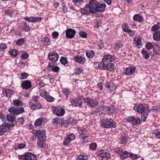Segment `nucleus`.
Masks as SVG:
<instances>
[{"label":"nucleus","mask_w":160,"mask_h":160,"mask_svg":"<svg viewBox=\"0 0 160 160\" xmlns=\"http://www.w3.org/2000/svg\"><path fill=\"white\" fill-rule=\"evenodd\" d=\"M101 125L103 127L106 128H115L116 127V123L111 118L103 119L101 122Z\"/></svg>","instance_id":"obj_3"},{"label":"nucleus","mask_w":160,"mask_h":160,"mask_svg":"<svg viewBox=\"0 0 160 160\" xmlns=\"http://www.w3.org/2000/svg\"><path fill=\"white\" fill-rule=\"evenodd\" d=\"M0 118L2 121H4L6 118L5 116L1 112H0Z\"/></svg>","instance_id":"obj_61"},{"label":"nucleus","mask_w":160,"mask_h":160,"mask_svg":"<svg viewBox=\"0 0 160 160\" xmlns=\"http://www.w3.org/2000/svg\"><path fill=\"white\" fill-rule=\"evenodd\" d=\"M16 109V108L14 107H11L9 108L8 110V111L10 113L15 114Z\"/></svg>","instance_id":"obj_53"},{"label":"nucleus","mask_w":160,"mask_h":160,"mask_svg":"<svg viewBox=\"0 0 160 160\" xmlns=\"http://www.w3.org/2000/svg\"><path fill=\"white\" fill-rule=\"evenodd\" d=\"M89 147L91 150H95L96 149L97 144L95 143H92L90 145Z\"/></svg>","instance_id":"obj_45"},{"label":"nucleus","mask_w":160,"mask_h":160,"mask_svg":"<svg viewBox=\"0 0 160 160\" xmlns=\"http://www.w3.org/2000/svg\"><path fill=\"white\" fill-rule=\"evenodd\" d=\"M81 141L83 143H85L88 141V136H82L80 138Z\"/></svg>","instance_id":"obj_50"},{"label":"nucleus","mask_w":160,"mask_h":160,"mask_svg":"<svg viewBox=\"0 0 160 160\" xmlns=\"http://www.w3.org/2000/svg\"><path fill=\"white\" fill-rule=\"evenodd\" d=\"M46 138H38L37 144L38 146L42 148H44L45 145L44 144V140Z\"/></svg>","instance_id":"obj_29"},{"label":"nucleus","mask_w":160,"mask_h":160,"mask_svg":"<svg viewBox=\"0 0 160 160\" xmlns=\"http://www.w3.org/2000/svg\"><path fill=\"white\" fill-rule=\"evenodd\" d=\"M48 58L51 61L55 63L58 59L59 55L56 52H51L48 54Z\"/></svg>","instance_id":"obj_7"},{"label":"nucleus","mask_w":160,"mask_h":160,"mask_svg":"<svg viewBox=\"0 0 160 160\" xmlns=\"http://www.w3.org/2000/svg\"><path fill=\"white\" fill-rule=\"evenodd\" d=\"M74 58L76 62L81 64L83 63L86 61L84 58L79 55H77Z\"/></svg>","instance_id":"obj_24"},{"label":"nucleus","mask_w":160,"mask_h":160,"mask_svg":"<svg viewBox=\"0 0 160 160\" xmlns=\"http://www.w3.org/2000/svg\"><path fill=\"white\" fill-rule=\"evenodd\" d=\"M103 112L102 111V106H99L97 107L94 110L91 112V114L92 115L95 114V115H100L102 114Z\"/></svg>","instance_id":"obj_19"},{"label":"nucleus","mask_w":160,"mask_h":160,"mask_svg":"<svg viewBox=\"0 0 160 160\" xmlns=\"http://www.w3.org/2000/svg\"><path fill=\"white\" fill-rule=\"evenodd\" d=\"M7 46L5 43H1L0 45V51L6 48Z\"/></svg>","instance_id":"obj_54"},{"label":"nucleus","mask_w":160,"mask_h":160,"mask_svg":"<svg viewBox=\"0 0 160 160\" xmlns=\"http://www.w3.org/2000/svg\"><path fill=\"white\" fill-rule=\"evenodd\" d=\"M85 102L91 108H94L98 105V102L97 100L91 98H85Z\"/></svg>","instance_id":"obj_5"},{"label":"nucleus","mask_w":160,"mask_h":160,"mask_svg":"<svg viewBox=\"0 0 160 160\" xmlns=\"http://www.w3.org/2000/svg\"><path fill=\"white\" fill-rule=\"evenodd\" d=\"M78 133L82 135H86L87 132V130L83 128H78Z\"/></svg>","instance_id":"obj_32"},{"label":"nucleus","mask_w":160,"mask_h":160,"mask_svg":"<svg viewBox=\"0 0 160 160\" xmlns=\"http://www.w3.org/2000/svg\"><path fill=\"white\" fill-rule=\"evenodd\" d=\"M5 13L7 15L9 16H12L14 14V12H10L9 10H5Z\"/></svg>","instance_id":"obj_59"},{"label":"nucleus","mask_w":160,"mask_h":160,"mask_svg":"<svg viewBox=\"0 0 160 160\" xmlns=\"http://www.w3.org/2000/svg\"><path fill=\"white\" fill-rule=\"evenodd\" d=\"M22 28L25 32H28L30 29L29 26L27 25L26 22H24L23 23Z\"/></svg>","instance_id":"obj_37"},{"label":"nucleus","mask_w":160,"mask_h":160,"mask_svg":"<svg viewBox=\"0 0 160 160\" xmlns=\"http://www.w3.org/2000/svg\"><path fill=\"white\" fill-rule=\"evenodd\" d=\"M10 54L14 57H16L17 55L16 50L14 49L12 50L10 52Z\"/></svg>","instance_id":"obj_51"},{"label":"nucleus","mask_w":160,"mask_h":160,"mask_svg":"<svg viewBox=\"0 0 160 160\" xmlns=\"http://www.w3.org/2000/svg\"><path fill=\"white\" fill-rule=\"evenodd\" d=\"M13 105L15 106H21L22 105V102L19 100L16 99L13 100Z\"/></svg>","instance_id":"obj_33"},{"label":"nucleus","mask_w":160,"mask_h":160,"mask_svg":"<svg viewBox=\"0 0 160 160\" xmlns=\"http://www.w3.org/2000/svg\"><path fill=\"white\" fill-rule=\"evenodd\" d=\"M129 157L132 159H135L139 158V156L137 154H134L130 153Z\"/></svg>","instance_id":"obj_48"},{"label":"nucleus","mask_w":160,"mask_h":160,"mask_svg":"<svg viewBox=\"0 0 160 160\" xmlns=\"http://www.w3.org/2000/svg\"><path fill=\"white\" fill-rule=\"evenodd\" d=\"M26 147V145L24 144H20L17 146L18 148L20 149L24 148Z\"/></svg>","instance_id":"obj_64"},{"label":"nucleus","mask_w":160,"mask_h":160,"mask_svg":"<svg viewBox=\"0 0 160 160\" xmlns=\"http://www.w3.org/2000/svg\"><path fill=\"white\" fill-rule=\"evenodd\" d=\"M127 120L129 122H132L133 125L140 123V120L137 117L132 116L128 118Z\"/></svg>","instance_id":"obj_13"},{"label":"nucleus","mask_w":160,"mask_h":160,"mask_svg":"<svg viewBox=\"0 0 160 160\" xmlns=\"http://www.w3.org/2000/svg\"><path fill=\"white\" fill-rule=\"evenodd\" d=\"M153 38L155 41H159L160 40V30L153 33Z\"/></svg>","instance_id":"obj_27"},{"label":"nucleus","mask_w":160,"mask_h":160,"mask_svg":"<svg viewBox=\"0 0 160 160\" xmlns=\"http://www.w3.org/2000/svg\"><path fill=\"white\" fill-rule=\"evenodd\" d=\"M52 35L54 39L57 38L59 35V33L55 31L52 33Z\"/></svg>","instance_id":"obj_56"},{"label":"nucleus","mask_w":160,"mask_h":160,"mask_svg":"<svg viewBox=\"0 0 160 160\" xmlns=\"http://www.w3.org/2000/svg\"><path fill=\"white\" fill-rule=\"evenodd\" d=\"M133 19L135 21H138L139 22H141L143 21V18L142 16L138 14H137L133 16Z\"/></svg>","instance_id":"obj_30"},{"label":"nucleus","mask_w":160,"mask_h":160,"mask_svg":"<svg viewBox=\"0 0 160 160\" xmlns=\"http://www.w3.org/2000/svg\"><path fill=\"white\" fill-rule=\"evenodd\" d=\"M99 154L100 155V156L101 157H103L104 156H106V155H107L108 154H109L108 152V150H100L99 152Z\"/></svg>","instance_id":"obj_34"},{"label":"nucleus","mask_w":160,"mask_h":160,"mask_svg":"<svg viewBox=\"0 0 160 160\" xmlns=\"http://www.w3.org/2000/svg\"><path fill=\"white\" fill-rule=\"evenodd\" d=\"M160 28V27L158 24L153 25L151 28V30L153 32H156Z\"/></svg>","instance_id":"obj_41"},{"label":"nucleus","mask_w":160,"mask_h":160,"mask_svg":"<svg viewBox=\"0 0 160 160\" xmlns=\"http://www.w3.org/2000/svg\"><path fill=\"white\" fill-rule=\"evenodd\" d=\"M72 105L74 107H80L82 104V102L81 99L77 98L73 101H71Z\"/></svg>","instance_id":"obj_22"},{"label":"nucleus","mask_w":160,"mask_h":160,"mask_svg":"<svg viewBox=\"0 0 160 160\" xmlns=\"http://www.w3.org/2000/svg\"><path fill=\"white\" fill-rule=\"evenodd\" d=\"M22 86L23 88L28 89L31 88V83L30 81H24L22 82Z\"/></svg>","instance_id":"obj_23"},{"label":"nucleus","mask_w":160,"mask_h":160,"mask_svg":"<svg viewBox=\"0 0 160 160\" xmlns=\"http://www.w3.org/2000/svg\"><path fill=\"white\" fill-rule=\"evenodd\" d=\"M24 41V39L21 38L17 40L16 42V44L17 45H21L23 43Z\"/></svg>","instance_id":"obj_46"},{"label":"nucleus","mask_w":160,"mask_h":160,"mask_svg":"<svg viewBox=\"0 0 160 160\" xmlns=\"http://www.w3.org/2000/svg\"><path fill=\"white\" fill-rule=\"evenodd\" d=\"M19 156H20V158L25 160H37V157L36 156L29 152H27L24 154Z\"/></svg>","instance_id":"obj_4"},{"label":"nucleus","mask_w":160,"mask_h":160,"mask_svg":"<svg viewBox=\"0 0 160 160\" xmlns=\"http://www.w3.org/2000/svg\"><path fill=\"white\" fill-rule=\"evenodd\" d=\"M39 96H35L32 97L31 101L29 102V104L32 109H37L42 107L41 104L38 101Z\"/></svg>","instance_id":"obj_2"},{"label":"nucleus","mask_w":160,"mask_h":160,"mask_svg":"<svg viewBox=\"0 0 160 160\" xmlns=\"http://www.w3.org/2000/svg\"><path fill=\"white\" fill-rule=\"evenodd\" d=\"M102 157V160H108V159L110 158V156L109 154H108L107 155H106V156H104L103 157Z\"/></svg>","instance_id":"obj_63"},{"label":"nucleus","mask_w":160,"mask_h":160,"mask_svg":"<svg viewBox=\"0 0 160 160\" xmlns=\"http://www.w3.org/2000/svg\"><path fill=\"white\" fill-rule=\"evenodd\" d=\"M86 55L89 58H92L94 55V52L92 50L88 51L86 52Z\"/></svg>","instance_id":"obj_38"},{"label":"nucleus","mask_w":160,"mask_h":160,"mask_svg":"<svg viewBox=\"0 0 160 160\" xmlns=\"http://www.w3.org/2000/svg\"><path fill=\"white\" fill-rule=\"evenodd\" d=\"M28 74L26 72H24L21 75V77L20 78L21 79H24L26 78L28 76Z\"/></svg>","instance_id":"obj_55"},{"label":"nucleus","mask_w":160,"mask_h":160,"mask_svg":"<svg viewBox=\"0 0 160 160\" xmlns=\"http://www.w3.org/2000/svg\"><path fill=\"white\" fill-rule=\"evenodd\" d=\"M63 93L66 96H68L71 93V91L68 89H64L63 91Z\"/></svg>","instance_id":"obj_60"},{"label":"nucleus","mask_w":160,"mask_h":160,"mask_svg":"<svg viewBox=\"0 0 160 160\" xmlns=\"http://www.w3.org/2000/svg\"><path fill=\"white\" fill-rule=\"evenodd\" d=\"M33 132L35 136L38 137V138H46L45 135L46 132L44 130H34Z\"/></svg>","instance_id":"obj_8"},{"label":"nucleus","mask_w":160,"mask_h":160,"mask_svg":"<svg viewBox=\"0 0 160 160\" xmlns=\"http://www.w3.org/2000/svg\"><path fill=\"white\" fill-rule=\"evenodd\" d=\"M146 106V107L148 108V107L145 104H136L134 107V109L135 111L139 113H141L144 110H145Z\"/></svg>","instance_id":"obj_9"},{"label":"nucleus","mask_w":160,"mask_h":160,"mask_svg":"<svg viewBox=\"0 0 160 160\" xmlns=\"http://www.w3.org/2000/svg\"><path fill=\"white\" fill-rule=\"evenodd\" d=\"M15 119V117L13 115L9 114L7 116V120L11 122H13Z\"/></svg>","instance_id":"obj_40"},{"label":"nucleus","mask_w":160,"mask_h":160,"mask_svg":"<svg viewBox=\"0 0 160 160\" xmlns=\"http://www.w3.org/2000/svg\"><path fill=\"white\" fill-rule=\"evenodd\" d=\"M106 65V63L103 62H102V63H98V68L100 69H105V66Z\"/></svg>","instance_id":"obj_42"},{"label":"nucleus","mask_w":160,"mask_h":160,"mask_svg":"<svg viewBox=\"0 0 160 160\" xmlns=\"http://www.w3.org/2000/svg\"><path fill=\"white\" fill-rule=\"evenodd\" d=\"M122 28L123 31L126 32H127L129 30L128 26L126 23L122 25Z\"/></svg>","instance_id":"obj_43"},{"label":"nucleus","mask_w":160,"mask_h":160,"mask_svg":"<svg viewBox=\"0 0 160 160\" xmlns=\"http://www.w3.org/2000/svg\"><path fill=\"white\" fill-rule=\"evenodd\" d=\"M9 130V125L6 124H2L0 126V136Z\"/></svg>","instance_id":"obj_17"},{"label":"nucleus","mask_w":160,"mask_h":160,"mask_svg":"<svg viewBox=\"0 0 160 160\" xmlns=\"http://www.w3.org/2000/svg\"><path fill=\"white\" fill-rule=\"evenodd\" d=\"M24 19L26 21H28L29 22H37L38 21H40L42 20V18L41 17H26L24 18Z\"/></svg>","instance_id":"obj_21"},{"label":"nucleus","mask_w":160,"mask_h":160,"mask_svg":"<svg viewBox=\"0 0 160 160\" xmlns=\"http://www.w3.org/2000/svg\"><path fill=\"white\" fill-rule=\"evenodd\" d=\"M60 61L61 63L64 65L67 64L68 62L67 58L63 57H62L61 58Z\"/></svg>","instance_id":"obj_44"},{"label":"nucleus","mask_w":160,"mask_h":160,"mask_svg":"<svg viewBox=\"0 0 160 160\" xmlns=\"http://www.w3.org/2000/svg\"><path fill=\"white\" fill-rule=\"evenodd\" d=\"M118 152L120 155V158L122 159L128 158L130 154V153L128 152L127 151L122 150H119Z\"/></svg>","instance_id":"obj_18"},{"label":"nucleus","mask_w":160,"mask_h":160,"mask_svg":"<svg viewBox=\"0 0 160 160\" xmlns=\"http://www.w3.org/2000/svg\"><path fill=\"white\" fill-rule=\"evenodd\" d=\"M52 108L54 114L58 116H63L65 112L64 109L60 107H54Z\"/></svg>","instance_id":"obj_6"},{"label":"nucleus","mask_w":160,"mask_h":160,"mask_svg":"<svg viewBox=\"0 0 160 160\" xmlns=\"http://www.w3.org/2000/svg\"><path fill=\"white\" fill-rule=\"evenodd\" d=\"M135 69V67H129L125 70L124 73L127 75H131L134 72Z\"/></svg>","instance_id":"obj_20"},{"label":"nucleus","mask_w":160,"mask_h":160,"mask_svg":"<svg viewBox=\"0 0 160 160\" xmlns=\"http://www.w3.org/2000/svg\"><path fill=\"white\" fill-rule=\"evenodd\" d=\"M64 122L63 120L60 119L57 117L52 119V123L53 124H61V125H63V122Z\"/></svg>","instance_id":"obj_26"},{"label":"nucleus","mask_w":160,"mask_h":160,"mask_svg":"<svg viewBox=\"0 0 160 160\" xmlns=\"http://www.w3.org/2000/svg\"><path fill=\"white\" fill-rule=\"evenodd\" d=\"M105 86L110 92H112V93H114V90L116 89V88L114 87V83L112 82H107L106 83Z\"/></svg>","instance_id":"obj_15"},{"label":"nucleus","mask_w":160,"mask_h":160,"mask_svg":"<svg viewBox=\"0 0 160 160\" xmlns=\"http://www.w3.org/2000/svg\"><path fill=\"white\" fill-rule=\"evenodd\" d=\"M24 112V109L22 108H16L15 114L18 115Z\"/></svg>","instance_id":"obj_36"},{"label":"nucleus","mask_w":160,"mask_h":160,"mask_svg":"<svg viewBox=\"0 0 160 160\" xmlns=\"http://www.w3.org/2000/svg\"><path fill=\"white\" fill-rule=\"evenodd\" d=\"M145 47L148 50H150L152 48L153 45L151 42H148L146 43Z\"/></svg>","instance_id":"obj_47"},{"label":"nucleus","mask_w":160,"mask_h":160,"mask_svg":"<svg viewBox=\"0 0 160 160\" xmlns=\"http://www.w3.org/2000/svg\"><path fill=\"white\" fill-rule=\"evenodd\" d=\"M67 138L69 139V140H70L71 141L74 139L75 136L73 134H71L68 136Z\"/></svg>","instance_id":"obj_57"},{"label":"nucleus","mask_w":160,"mask_h":160,"mask_svg":"<svg viewBox=\"0 0 160 160\" xmlns=\"http://www.w3.org/2000/svg\"><path fill=\"white\" fill-rule=\"evenodd\" d=\"M141 53L142 54L143 57L145 59H147L149 58V54L148 51L144 49H143L141 51Z\"/></svg>","instance_id":"obj_31"},{"label":"nucleus","mask_w":160,"mask_h":160,"mask_svg":"<svg viewBox=\"0 0 160 160\" xmlns=\"http://www.w3.org/2000/svg\"><path fill=\"white\" fill-rule=\"evenodd\" d=\"M102 111L103 112V114L108 113L109 112H114L115 110L114 106H102Z\"/></svg>","instance_id":"obj_10"},{"label":"nucleus","mask_w":160,"mask_h":160,"mask_svg":"<svg viewBox=\"0 0 160 160\" xmlns=\"http://www.w3.org/2000/svg\"><path fill=\"white\" fill-rule=\"evenodd\" d=\"M43 118H40L37 119L35 122L34 126L36 127L41 125L42 123V122L43 121Z\"/></svg>","instance_id":"obj_35"},{"label":"nucleus","mask_w":160,"mask_h":160,"mask_svg":"<svg viewBox=\"0 0 160 160\" xmlns=\"http://www.w3.org/2000/svg\"><path fill=\"white\" fill-rule=\"evenodd\" d=\"M75 33V31L71 28L67 29L66 30V36L68 38H72L74 37Z\"/></svg>","instance_id":"obj_14"},{"label":"nucleus","mask_w":160,"mask_h":160,"mask_svg":"<svg viewBox=\"0 0 160 160\" xmlns=\"http://www.w3.org/2000/svg\"><path fill=\"white\" fill-rule=\"evenodd\" d=\"M59 69V68L57 66L54 67H53V68H52V70L56 72H58Z\"/></svg>","instance_id":"obj_62"},{"label":"nucleus","mask_w":160,"mask_h":160,"mask_svg":"<svg viewBox=\"0 0 160 160\" xmlns=\"http://www.w3.org/2000/svg\"><path fill=\"white\" fill-rule=\"evenodd\" d=\"M94 0H91L89 4H86L83 9L81 10V12L82 14L88 15L89 12L92 13H96L97 12H103L106 7L104 3H96Z\"/></svg>","instance_id":"obj_1"},{"label":"nucleus","mask_w":160,"mask_h":160,"mask_svg":"<svg viewBox=\"0 0 160 160\" xmlns=\"http://www.w3.org/2000/svg\"><path fill=\"white\" fill-rule=\"evenodd\" d=\"M128 141V138L125 137H123L121 139V143L125 144Z\"/></svg>","instance_id":"obj_52"},{"label":"nucleus","mask_w":160,"mask_h":160,"mask_svg":"<svg viewBox=\"0 0 160 160\" xmlns=\"http://www.w3.org/2000/svg\"><path fill=\"white\" fill-rule=\"evenodd\" d=\"M79 35L82 38H85L87 36V34L85 32L80 31L79 32Z\"/></svg>","instance_id":"obj_49"},{"label":"nucleus","mask_w":160,"mask_h":160,"mask_svg":"<svg viewBox=\"0 0 160 160\" xmlns=\"http://www.w3.org/2000/svg\"><path fill=\"white\" fill-rule=\"evenodd\" d=\"M71 141L67 137L65 138L63 142L64 145H67Z\"/></svg>","instance_id":"obj_58"},{"label":"nucleus","mask_w":160,"mask_h":160,"mask_svg":"<svg viewBox=\"0 0 160 160\" xmlns=\"http://www.w3.org/2000/svg\"><path fill=\"white\" fill-rule=\"evenodd\" d=\"M150 111V110H149V109H147V110H146V111L144 110L142 112H141V113L142 116L141 120L143 121H145L148 116V113H149Z\"/></svg>","instance_id":"obj_25"},{"label":"nucleus","mask_w":160,"mask_h":160,"mask_svg":"<svg viewBox=\"0 0 160 160\" xmlns=\"http://www.w3.org/2000/svg\"><path fill=\"white\" fill-rule=\"evenodd\" d=\"M114 65L112 63L110 62L106 63L105 66V69L108 70L109 71H112L114 69Z\"/></svg>","instance_id":"obj_28"},{"label":"nucleus","mask_w":160,"mask_h":160,"mask_svg":"<svg viewBox=\"0 0 160 160\" xmlns=\"http://www.w3.org/2000/svg\"><path fill=\"white\" fill-rule=\"evenodd\" d=\"M134 43L136 46H139L141 43V40L140 38H134L133 39Z\"/></svg>","instance_id":"obj_39"},{"label":"nucleus","mask_w":160,"mask_h":160,"mask_svg":"<svg viewBox=\"0 0 160 160\" xmlns=\"http://www.w3.org/2000/svg\"><path fill=\"white\" fill-rule=\"evenodd\" d=\"M116 58L114 56L108 54L105 55L102 59V62L106 63H109L115 60Z\"/></svg>","instance_id":"obj_12"},{"label":"nucleus","mask_w":160,"mask_h":160,"mask_svg":"<svg viewBox=\"0 0 160 160\" xmlns=\"http://www.w3.org/2000/svg\"><path fill=\"white\" fill-rule=\"evenodd\" d=\"M2 94L8 98L11 97V95L13 93V91L11 89L7 88L2 89Z\"/></svg>","instance_id":"obj_16"},{"label":"nucleus","mask_w":160,"mask_h":160,"mask_svg":"<svg viewBox=\"0 0 160 160\" xmlns=\"http://www.w3.org/2000/svg\"><path fill=\"white\" fill-rule=\"evenodd\" d=\"M40 95L41 96L45 98L48 101L52 102L54 100V98L50 96L49 94L46 91H42L40 93Z\"/></svg>","instance_id":"obj_11"}]
</instances>
